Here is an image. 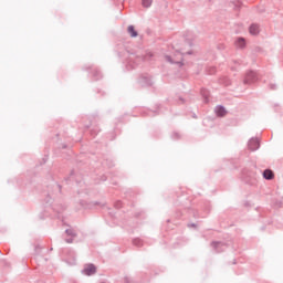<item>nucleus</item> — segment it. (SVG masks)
<instances>
[{"instance_id": "1", "label": "nucleus", "mask_w": 283, "mask_h": 283, "mask_svg": "<svg viewBox=\"0 0 283 283\" xmlns=\"http://www.w3.org/2000/svg\"><path fill=\"white\" fill-rule=\"evenodd\" d=\"M138 83L142 87H151V85H154V82L149 75H142Z\"/></svg>"}, {"instance_id": "2", "label": "nucleus", "mask_w": 283, "mask_h": 283, "mask_svg": "<svg viewBox=\"0 0 283 283\" xmlns=\"http://www.w3.org/2000/svg\"><path fill=\"white\" fill-rule=\"evenodd\" d=\"M258 81V75L255 72L250 71L245 74V77L243 80L244 85H251V83H255Z\"/></svg>"}, {"instance_id": "3", "label": "nucleus", "mask_w": 283, "mask_h": 283, "mask_svg": "<svg viewBox=\"0 0 283 283\" xmlns=\"http://www.w3.org/2000/svg\"><path fill=\"white\" fill-rule=\"evenodd\" d=\"M83 275H96V265L88 263L84 265L82 270Z\"/></svg>"}, {"instance_id": "4", "label": "nucleus", "mask_w": 283, "mask_h": 283, "mask_svg": "<svg viewBox=\"0 0 283 283\" xmlns=\"http://www.w3.org/2000/svg\"><path fill=\"white\" fill-rule=\"evenodd\" d=\"M248 148L250 149V151H258V149H260V139L251 138L248 143Z\"/></svg>"}, {"instance_id": "5", "label": "nucleus", "mask_w": 283, "mask_h": 283, "mask_svg": "<svg viewBox=\"0 0 283 283\" xmlns=\"http://www.w3.org/2000/svg\"><path fill=\"white\" fill-rule=\"evenodd\" d=\"M179 55V60L178 61H175L170 55H166L165 56V60L168 62V63H176L177 65H179L180 67H182V54H178Z\"/></svg>"}, {"instance_id": "6", "label": "nucleus", "mask_w": 283, "mask_h": 283, "mask_svg": "<svg viewBox=\"0 0 283 283\" xmlns=\"http://www.w3.org/2000/svg\"><path fill=\"white\" fill-rule=\"evenodd\" d=\"M234 45L238 50H244L247 48V40L244 38H238Z\"/></svg>"}, {"instance_id": "7", "label": "nucleus", "mask_w": 283, "mask_h": 283, "mask_svg": "<svg viewBox=\"0 0 283 283\" xmlns=\"http://www.w3.org/2000/svg\"><path fill=\"white\" fill-rule=\"evenodd\" d=\"M211 247L214 249V251L217 252V253H222V251H224L222 248L223 247H227L224 243H222V242H216V241H213L212 243H211Z\"/></svg>"}, {"instance_id": "8", "label": "nucleus", "mask_w": 283, "mask_h": 283, "mask_svg": "<svg viewBox=\"0 0 283 283\" xmlns=\"http://www.w3.org/2000/svg\"><path fill=\"white\" fill-rule=\"evenodd\" d=\"M249 32L250 34H252L253 36H258V34H260V25L259 24H251L249 28Z\"/></svg>"}, {"instance_id": "9", "label": "nucleus", "mask_w": 283, "mask_h": 283, "mask_svg": "<svg viewBox=\"0 0 283 283\" xmlns=\"http://www.w3.org/2000/svg\"><path fill=\"white\" fill-rule=\"evenodd\" d=\"M214 112H216L217 116H219L220 118L227 116V108H224V106H217L214 108Z\"/></svg>"}, {"instance_id": "10", "label": "nucleus", "mask_w": 283, "mask_h": 283, "mask_svg": "<svg viewBox=\"0 0 283 283\" xmlns=\"http://www.w3.org/2000/svg\"><path fill=\"white\" fill-rule=\"evenodd\" d=\"M263 178H264L265 180H273V178H275V175L273 174V170H271V169H265V170L263 171Z\"/></svg>"}, {"instance_id": "11", "label": "nucleus", "mask_w": 283, "mask_h": 283, "mask_svg": "<svg viewBox=\"0 0 283 283\" xmlns=\"http://www.w3.org/2000/svg\"><path fill=\"white\" fill-rule=\"evenodd\" d=\"M127 32L134 39H136V36H138V32L136 31L134 25H128Z\"/></svg>"}, {"instance_id": "12", "label": "nucleus", "mask_w": 283, "mask_h": 283, "mask_svg": "<svg viewBox=\"0 0 283 283\" xmlns=\"http://www.w3.org/2000/svg\"><path fill=\"white\" fill-rule=\"evenodd\" d=\"M151 3H154V0H142V6L144 8H151Z\"/></svg>"}, {"instance_id": "13", "label": "nucleus", "mask_w": 283, "mask_h": 283, "mask_svg": "<svg viewBox=\"0 0 283 283\" xmlns=\"http://www.w3.org/2000/svg\"><path fill=\"white\" fill-rule=\"evenodd\" d=\"M66 235H69L70 238H76V231H74L73 229H66L65 230Z\"/></svg>"}, {"instance_id": "14", "label": "nucleus", "mask_w": 283, "mask_h": 283, "mask_svg": "<svg viewBox=\"0 0 283 283\" xmlns=\"http://www.w3.org/2000/svg\"><path fill=\"white\" fill-rule=\"evenodd\" d=\"M133 243L135 244V247H143V242L140 241V239H135Z\"/></svg>"}, {"instance_id": "15", "label": "nucleus", "mask_w": 283, "mask_h": 283, "mask_svg": "<svg viewBox=\"0 0 283 283\" xmlns=\"http://www.w3.org/2000/svg\"><path fill=\"white\" fill-rule=\"evenodd\" d=\"M65 242H66L67 244H72V242H74V237H71V238H69V239H65Z\"/></svg>"}, {"instance_id": "16", "label": "nucleus", "mask_w": 283, "mask_h": 283, "mask_svg": "<svg viewBox=\"0 0 283 283\" xmlns=\"http://www.w3.org/2000/svg\"><path fill=\"white\" fill-rule=\"evenodd\" d=\"M137 61H138V63H140V61H145V56L138 55Z\"/></svg>"}, {"instance_id": "17", "label": "nucleus", "mask_w": 283, "mask_h": 283, "mask_svg": "<svg viewBox=\"0 0 283 283\" xmlns=\"http://www.w3.org/2000/svg\"><path fill=\"white\" fill-rule=\"evenodd\" d=\"M124 282H125V283H129V282H130L129 276H126V277L124 279Z\"/></svg>"}, {"instance_id": "18", "label": "nucleus", "mask_w": 283, "mask_h": 283, "mask_svg": "<svg viewBox=\"0 0 283 283\" xmlns=\"http://www.w3.org/2000/svg\"><path fill=\"white\" fill-rule=\"evenodd\" d=\"M203 96H205V98H206V103H207V102H208V99H207V94H205V93H203Z\"/></svg>"}, {"instance_id": "19", "label": "nucleus", "mask_w": 283, "mask_h": 283, "mask_svg": "<svg viewBox=\"0 0 283 283\" xmlns=\"http://www.w3.org/2000/svg\"><path fill=\"white\" fill-rule=\"evenodd\" d=\"M190 227H193V228H196V223H191V224H190Z\"/></svg>"}, {"instance_id": "20", "label": "nucleus", "mask_w": 283, "mask_h": 283, "mask_svg": "<svg viewBox=\"0 0 283 283\" xmlns=\"http://www.w3.org/2000/svg\"><path fill=\"white\" fill-rule=\"evenodd\" d=\"M260 12H264V9H261Z\"/></svg>"}, {"instance_id": "21", "label": "nucleus", "mask_w": 283, "mask_h": 283, "mask_svg": "<svg viewBox=\"0 0 283 283\" xmlns=\"http://www.w3.org/2000/svg\"><path fill=\"white\" fill-rule=\"evenodd\" d=\"M94 205H101V202H95Z\"/></svg>"}, {"instance_id": "22", "label": "nucleus", "mask_w": 283, "mask_h": 283, "mask_svg": "<svg viewBox=\"0 0 283 283\" xmlns=\"http://www.w3.org/2000/svg\"><path fill=\"white\" fill-rule=\"evenodd\" d=\"M210 74H213V71H212V72H210Z\"/></svg>"}]
</instances>
